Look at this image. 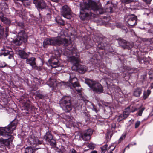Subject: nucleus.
<instances>
[{"label": "nucleus", "instance_id": "1", "mask_svg": "<svg viewBox=\"0 0 153 153\" xmlns=\"http://www.w3.org/2000/svg\"><path fill=\"white\" fill-rule=\"evenodd\" d=\"M105 10L100 4H97L92 0H88L87 2H84L80 5L79 17L82 20L88 19L94 17L91 10L97 14H102L105 12L112 13L115 8L114 4L108 1L105 5Z\"/></svg>", "mask_w": 153, "mask_h": 153}, {"label": "nucleus", "instance_id": "2", "mask_svg": "<svg viewBox=\"0 0 153 153\" xmlns=\"http://www.w3.org/2000/svg\"><path fill=\"white\" fill-rule=\"evenodd\" d=\"M66 53L64 54L67 56L68 60L73 64L71 67L72 70L78 71L81 73H84L86 70V67L84 65H80L79 54L75 46L68 47Z\"/></svg>", "mask_w": 153, "mask_h": 153}, {"label": "nucleus", "instance_id": "3", "mask_svg": "<svg viewBox=\"0 0 153 153\" xmlns=\"http://www.w3.org/2000/svg\"><path fill=\"white\" fill-rule=\"evenodd\" d=\"M62 45L64 46L67 47L66 51H68L67 48L68 47L72 46V42H71L70 40H67L64 38V36L61 35V37L58 36V37L52 38L50 39L47 38L45 39L43 42V46L45 48L47 45Z\"/></svg>", "mask_w": 153, "mask_h": 153}, {"label": "nucleus", "instance_id": "4", "mask_svg": "<svg viewBox=\"0 0 153 153\" xmlns=\"http://www.w3.org/2000/svg\"><path fill=\"white\" fill-rule=\"evenodd\" d=\"M70 78L69 82H60L55 79H50L47 81V85L49 86H62V85L70 86L71 85L72 86H79V85L77 78L75 77L71 78V76Z\"/></svg>", "mask_w": 153, "mask_h": 153}, {"label": "nucleus", "instance_id": "5", "mask_svg": "<svg viewBox=\"0 0 153 153\" xmlns=\"http://www.w3.org/2000/svg\"><path fill=\"white\" fill-rule=\"evenodd\" d=\"M17 122L14 120L6 127L1 128L0 131V136L4 137L9 136L16 128Z\"/></svg>", "mask_w": 153, "mask_h": 153}, {"label": "nucleus", "instance_id": "6", "mask_svg": "<svg viewBox=\"0 0 153 153\" xmlns=\"http://www.w3.org/2000/svg\"><path fill=\"white\" fill-rule=\"evenodd\" d=\"M71 100L70 97L65 96L62 98L59 101L60 106L65 112H69L72 109Z\"/></svg>", "mask_w": 153, "mask_h": 153}, {"label": "nucleus", "instance_id": "7", "mask_svg": "<svg viewBox=\"0 0 153 153\" xmlns=\"http://www.w3.org/2000/svg\"><path fill=\"white\" fill-rule=\"evenodd\" d=\"M93 133L92 130L89 128L80 132L79 138L84 141L89 140Z\"/></svg>", "mask_w": 153, "mask_h": 153}, {"label": "nucleus", "instance_id": "8", "mask_svg": "<svg viewBox=\"0 0 153 153\" xmlns=\"http://www.w3.org/2000/svg\"><path fill=\"white\" fill-rule=\"evenodd\" d=\"M27 36L24 31L19 32L16 39L14 40V43L16 45H19L23 42H25L27 41Z\"/></svg>", "mask_w": 153, "mask_h": 153}, {"label": "nucleus", "instance_id": "9", "mask_svg": "<svg viewBox=\"0 0 153 153\" xmlns=\"http://www.w3.org/2000/svg\"><path fill=\"white\" fill-rule=\"evenodd\" d=\"M137 19V16L127 14L125 15L124 17L125 21L126 22L128 26L130 28L132 27L133 26L136 25Z\"/></svg>", "mask_w": 153, "mask_h": 153}, {"label": "nucleus", "instance_id": "10", "mask_svg": "<svg viewBox=\"0 0 153 153\" xmlns=\"http://www.w3.org/2000/svg\"><path fill=\"white\" fill-rule=\"evenodd\" d=\"M61 15L64 17L70 19L72 17V13L70 9L67 5L63 6L61 11Z\"/></svg>", "mask_w": 153, "mask_h": 153}, {"label": "nucleus", "instance_id": "11", "mask_svg": "<svg viewBox=\"0 0 153 153\" xmlns=\"http://www.w3.org/2000/svg\"><path fill=\"white\" fill-rule=\"evenodd\" d=\"M8 137L7 139H4L2 138H0V146L1 147L2 146H6L7 147H9V145L12 142V136L11 134L9 136L5 137Z\"/></svg>", "mask_w": 153, "mask_h": 153}, {"label": "nucleus", "instance_id": "12", "mask_svg": "<svg viewBox=\"0 0 153 153\" xmlns=\"http://www.w3.org/2000/svg\"><path fill=\"white\" fill-rule=\"evenodd\" d=\"M118 41L119 45L124 49H131L133 47V45L132 43L127 42L125 40L121 38H119Z\"/></svg>", "mask_w": 153, "mask_h": 153}, {"label": "nucleus", "instance_id": "13", "mask_svg": "<svg viewBox=\"0 0 153 153\" xmlns=\"http://www.w3.org/2000/svg\"><path fill=\"white\" fill-rule=\"evenodd\" d=\"M53 136L51 131H48L47 132L45 135L44 136V138L49 142H50L51 145L53 146H56V141L53 139Z\"/></svg>", "mask_w": 153, "mask_h": 153}, {"label": "nucleus", "instance_id": "14", "mask_svg": "<svg viewBox=\"0 0 153 153\" xmlns=\"http://www.w3.org/2000/svg\"><path fill=\"white\" fill-rule=\"evenodd\" d=\"M33 3L37 8L39 9H44L46 6L45 3L43 0H34Z\"/></svg>", "mask_w": 153, "mask_h": 153}, {"label": "nucleus", "instance_id": "15", "mask_svg": "<svg viewBox=\"0 0 153 153\" xmlns=\"http://www.w3.org/2000/svg\"><path fill=\"white\" fill-rule=\"evenodd\" d=\"M85 83L88 86H102L97 82L93 81L89 79H85Z\"/></svg>", "mask_w": 153, "mask_h": 153}, {"label": "nucleus", "instance_id": "16", "mask_svg": "<svg viewBox=\"0 0 153 153\" xmlns=\"http://www.w3.org/2000/svg\"><path fill=\"white\" fill-rule=\"evenodd\" d=\"M40 138L37 137H34L33 138H31L30 140V142L32 145H35L36 146L41 144L43 143V141L40 140Z\"/></svg>", "mask_w": 153, "mask_h": 153}, {"label": "nucleus", "instance_id": "17", "mask_svg": "<svg viewBox=\"0 0 153 153\" xmlns=\"http://www.w3.org/2000/svg\"><path fill=\"white\" fill-rule=\"evenodd\" d=\"M48 62L51 66L53 68L58 67L60 65V62L56 59H49Z\"/></svg>", "mask_w": 153, "mask_h": 153}, {"label": "nucleus", "instance_id": "18", "mask_svg": "<svg viewBox=\"0 0 153 153\" xmlns=\"http://www.w3.org/2000/svg\"><path fill=\"white\" fill-rule=\"evenodd\" d=\"M36 59L34 57L27 58L26 60V63L29 64L32 68H33L36 64Z\"/></svg>", "mask_w": 153, "mask_h": 153}, {"label": "nucleus", "instance_id": "19", "mask_svg": "<svg viewBox=\"0 0 153 153\" xmlns=\"http://www.w3.org/2000/svg\"><path fill=\"white\" fill-rule=\"evenodd\" d=\"M145 109V108L144 107H140L138 109L135 107H134L133 109H132L131 112H134L135 111L138 110L137 114L138 116H141L142 115V113L143 111Z\"/></svg>", "mask_w": 153, "mask_h": 153}, {"label": "nucleus", "instance_id": "20", "mask_svg": "<svg viewBox=\"0 0 153 153\" xmlns=\"http://www.w3.org/2000/svg\"><path fill=\"white\" fill-rule=\"evenodd\" d=\"M30 53H27L23 51H19V54L20 57L24 59H27L29 57V54Z\"/></svg>", "mask_w": 153, "mask_h": 153}, {"label": "nucleus", "instance_id": "21", "mask_svg": "<svg viewBox=\"0 0 153 153\" xmlns=\"http://www.w3.org/2000/svg\"><path fill=\"white\" fill-rule=\"evenodd\" d=\"M30 101L29 100H27L26 102L24 103L23 107L25 110L27 111H29L31 110Z\"/></svg>", "mask_w": 153, "mask_h": 153}, {"label": "nucleus", "instance_id": "22", "mask_svg": "<svg viewBox=\"0 0 153 153\" xmlns=\"http://www.w3.org/2000/svg\"><path fill=\"white\" fill-rule=\"evenodd\" d=\"M93 91L97 93H102L103 91V87H90Z\"/></svg>", "mask_w": 153, "mask_h": 153}, {"label": "nucleus", "instance_id": "23", "mask_svg": "<svg viewBox=\"0 0 153 153\" xmlns=\"http://www.w3.org/2000/svg\"><path fill=\"white\" fill-rule=\"evenodd\" d=\"M142 89L140 88H137L134 90L133 94V95L137 97H140L142 93Z\"/></svg>", "mask_w": 153, "mask_h": 153}, {"label": "nucleus", "instance_id": "24", "mask_svg": "<svg viewBox=\"0 0 153 153\" xmlns=\"http://www.w3.org/2000/svg\"><path fill=\"white\" fill-rule=\"evenodd\" d=\"M151 91L149 90H147L146 91H144L143 95V98L144 100L147 99L151 94Z\"/></svg>", "mask_w": 153, "mask_h": 153}, {"label": "nucleus", "instance_id": "25", "mask_svg": "<svg viewBox=\"0 0 153 153\" xmlns=\"http://www.w3.org/2000/svg\"><path fill=\"white\" fill-rule=\"evenodd\" d=\"M11 51V49H10V50L4 49V50H2V52L1 53V55H3L4 56H6L8 55L9 53Z\"/></svg>", "mask_w": 153, "mask_h": 153}, {"label": "nucleus", "instance_id": "26", "mask_svg": "<svg viewBox=\"0 0 153 153\" xmlns=\"http://www.w3.org/2000/svg\"><path fill=\"white\" fill-rule=\"evenodd\" d=\"M25 153H35V151L31 147H27L25 150Z\"/></svg>", "mask_w": 153, "mask_h": 153}, {"label": "nucleus", "instance_id": "27", "mask_svg": "<svg viewBox=\"0 0 153 153\" xmlns=\"http://www.w3.org/2000/svg\"><path fill=\"white\" fill-rule=\"evenodd\" d=\"M56 22L60 25H63L64 24V22L59 17H56L55 19Z\"/></svg>", "mask_w": 153, "mask_h": 153}, {"label": "nucleus", "instance_id": "28", "mask_svg": "<svg viewBox=\"0 0 153 153\" xmlns=\"http://www.w3.org/2000/svg\"><path fill=\"white\" fill-rule=\"evenodd\" d=\"M4 24H5L7 25H10L11 23L10 20L8 18L5 17L1 21Z\"/></svg>", "mask_w": 153, "mask_h": 153}, {"label": "nucleus", "instance_id": "29", "mask_svg": "<svg viewBox=\"0 0 153 153\" xmlns=\"http://www.w3.org/2000/svg\"><path fill=\"white\" fill-rule=\"evenodd\" d=\"M143 41L147 42L148 44H151L153 43V38L150 39L144 38L143 39Z\"/></svg>", "mask_w": 153, "mask_h": 153}, {"label": "nucleus", "instance_id": "30", "mask_svg": "<svg viewBox=\"0 0 153 153\" xmlns=\"http://www.w3.org/2000/svg\"><path fill=\"white\" fill-rule=\"evenodd\" d=\"M108 146V145L107 144H106L105 145L101 147V151L103 153H105L107 149V148Z\"/></svg>", "mask_w": 153, "mask_h": 153}, {"label": "nucleus", "instance_id": "31", "mask_svg": "<svg viewBox=\"0 0 153 153\" xmlns=\"http://www.w3.org/2000/svg\"><path fill=\"white\" fill-rule=\"evenodd\" d=\"M22 3L25 6L30 5V1L28 0H24Z\"/></svg>", "mask_w": 153, "mask_h": 153}, {"label": "nucleus", "instance_id": "32", "mask_svg": "<svg viewBox=\"0 0 153 153\" xmlns=\"http://www.w3.org/2000/svg\"><path fill=\"white\" fill-rule=\"evenodd\" d=\"M4 34V29L2 26L0 24V38Z\"/></svg>", "mask_w": 153, "mask_h": 153}, {"label": "nucleus", "instance_id": "33", "mask_svg": "<svg viewBox=\"0 0 153 153\" xmlns=\"http://www.w3.org/2000/svg\"><path fill=\"white\" fill-rule=\"evenodd\" d=\"M75 89H76V91L78 93V94L80 95V96L82 97V89L81 88H80V89H76V87H73Z\"/></svg>", "mask_w": 153, "mask_h": 153}, {"label": "nucleus", "instance_id": "34", "mask_svg": "<svg viewBox=\"0 0 153 153\" xmlns=\"http://www.w3.org/2000/svg\"><path fill=\"white\" fill-rule=\"evenodd\" d=\"M36 97L39 98L40 99H43L44 98L45 96L44 95L40 93H36Z\"/></svg>", "mask_w": 153, "mask_h": 153}, {"label": "nucleus", "instance_id": "35", "mask_svg": "<svg viewBox=\"0 0 153 153\" xmlns=\"http://www.w3.org/2000/svg\"><path fill=\"white\" fill-rule=\"evenodd\" d=\"M7 66L5 62H4L0 61V68H4Z\"/></svg>", "mask_w": 153, "mask_h": 153}, {"label": "nucleus", "instance_id": "36", "mask_svg": "<svg viewBox=\"0 0 153 153\" xmlns=\"http://www.w3.org/2000/svg\"><path fill=\"white\" fill-rule=\"evenodd\" d=\"M123 119H124V117H123V114H121L118 116L117 120L118 122H120Z\"/></svg>", "mask_w": 153, "mask_h": 153}, {"label": "nucleus", "instance_id": "37", "mask_svg": "<svg viewBox=\"0 0 153 153\" xmlns=\"http://www.w3.org/2000/svg\"><path fill=\"white\" fill-rule=\"evenodd\" d=\"M149 77L151 79L153 78V71L150 70L149 72Z\"/></svg>", "mask_w": 153, "mask_h": 153}, {"label": "nucleus", "instance_id": "38", "mask_svg": "<svg viewBox=\"0 0 153 153\" xmlns=\"http://www.w3.org/2000/svg\"><path fill=\"white\" fill-rule=\"evenodd\" d=\"M122 2L126 4L129 3L133 1V0H121Z\"/></svg>", "mask_w": 153, "mask_h": 153}, {"label": "nucleus", "instance_id": "39", "mask_svg": "<svg viewBox=\"0 0 153 153\" xmlns=\"http://www.w3.org/2000/svg\"><path fill=\"white\" fill-rule=\"evenodd\" d=\"M114 88L116 92L118 93L122 92L121 89L119 87H116V88L114 87Z\"/></svg>", "mask_w": 153, "mask_h": 153}, {"label": "nucleus", "instance_id": "40", "mask_svg": "<svg viewBox=\"0 0 153 153\" xmlns=\"http://www.w3.org/2000/svg\"><path fill=\"white\" fill-rule=\"evenodd\" d=\"M87 146L91 149H94V144L91 143H89Z\"/></svg>", "mask_w": 153, "mask_h": 153}, {"label": "nucleus", "instance_id": "41", "mask_svg": "<svg viewBox=\"0 0 153 153\" xmlns=\"http://www.w3.org/2000/svg\"><path fill=\"white\" fill-rule=\"evenodd\" d=\"M35 69H36L38 71H41L42 69V67L41 66H37L36 65V64L35 66L33 67V68Z\"/></svg>", "mask_w": 153, "mask_h": 153}, {"label": "nucleus", "instance_id": "42", "mask_svg": "<svg viewBox=\"0 0 153 153\" xmlns=\"http://www.w3.org/2000/svg\"><path fill=\"white\" fill-rule=\"evenodd\" d=\"M150 13V11L148 9H146L145 10V12L144 14H146L147 16H148Z\"/></svg>", "mask_w": 153, "mask_h": 153}, {"label": "nucleus", "instance_id": "43", "mask_svg": "<svg viewBox=\"0 0 153 153\" xmlns=\"http://www.w3.org/2000/svg\"><path fill=\"white\" fill-rule=\"evenodd\" d=\"M140 121H137L135 123V128H137L140 124Z\"/></svg>", "mask_w": 153, "mask_h": 153}, {"label": "nucleus", "instance_id": "44", "mask_svg": "<svg viewBox=\"0 0 153 153\" xmlns=\"http://www.w3.org/2000/svg\"><path fill=\"white\" fill-rule=\"evenodd\" d=\"M124 112L128 113H130V107H128L126 108Z\"/></svg>", "mask_w": 153, "mask_h": 153}, {"label": "nucleus", "instance_id": "45", "mask_svg": "<svg viewBox=\"0 0 153 153\" xmlns=\"http://www.w3.org/2000/svg\"><path fill=\"white\" fill-rule=\"evenodd\" d=\"M4 18L5 17H4L3 13L1 12H0V20L2 21Z\"/></svg>", "mask_w": 153, "mask_h": 153}, {"label": "nucleus", "instance_id": "46", "mask_svg": "<svg viewBox=\"0 0 153 153\" xmlns=\"http://www.w3.org/2000/svg\"><path fill=\"white\" fill-rule=\"evenodd\" d=\"M126 137L125 134H122L119 140V141H121L125 138Z\"/></svg>", "mask_w": 153, "mask_h": 153}, {"label": "nucleus", "instance_id": "47", "mask_svg": "<svg viewBox=\"0 0 153 153\" xmlns=\"http://www.w3.org/2000/svg\"><path fill=\"white\" fill-rule=\"evenodd\" d=\"M8 55H9L8 58L10 59H11L13 57V52L12 51L11 52H10L9 53Z\"/></svg>", "mask_w": 153, "mask_h": 153}, {"label": "nucleus", "instance_id": "48", "mask_svg": "<svg viewBox=\"0 0 153 153\" xmlns=\"http://www.w3.org/2000/svg\"><path fill=\"white\" fill-rule=\"evenodd\" d=\"M129 113H126L125 112H124L123 114V117H124V119L127 118L128 116L129 115Z\"/></svg>", "mask_w": 153, "mask_h": 153}, {"label": "nucleus", "instance_id": "49", "mask_svg": "<svg viewBox=\"0 0 153 153\" xmlns=\"http://www.w3.org/2000/svg\"><path fill=\"white\" fill-rule=\"evenodd\" d=\"M123 68L124 69L126 70L129 71L130 69V68L129 67H128L126 66H123Z\"/></svg>", "mask_w": 153, "mask_h": 153}, {"label": "nucleus", "instance_id": "50", "mask_svg": "<svg viewBox=\"0 0 153 153\" xmlns=\"http://www.w3.org/2000/svg\"><path fill=\"white\" fill-rule=\"evenodd\" d=\"M18 24L19 26L21 27H22L24 26V24L21 22H18Z\"/></svg>", "mask_w": 153, "mask_h": 153}, {"label": "nucleus", "instance_id": "51", "mask_svg": "<svg viewBox=\"0 0 153 153\" xmlns=\"http://www.w3.org/2000/svg\"><path fill=\"white\" fill-rule=\"evenodd\" d=\"M71 153H77V152L74 149H72L71 150Z\"/></svg>", "mask_w": 153, "mask_h": 153}, {"label": "nucleus", "instance_id": "52", "mask_svg": "<svg viewBox=\"0 0 153 153\" xmlns=\"http://www.w3.org/2000/svg\"><path fill=\"white\" fill-rule=\"evenodd\" d=\"M145 1L146 3H148L149 4L152 0H143Z\"/></svg>", "mask_w": 153, "mask_h": 153}, {"label": "nucleus", "instance_id": "53", "mask_svg": "<svg viewBox=\"0 0 153 153\" xmlns=\"http://www.w3.org/2000/svg\"><path fill=\"white\" fill-rule=\"evenodd\" d=\"M58 152L59 153H63V152H64V149H62V150H60V149H59Z\"/></svg>", "mask_w": 153, "mask_h": 153}, {"label": "nucleus", "instance_id": "54", "mask_svg": "<svg viewBox=\"0 0 153 153\" xmlns=\"http://www.w3.org/2000/svg\"><path fill=\"white\" fill-rule=\"evenodd\" d=\"M138 60L140 62V63H142L143 62H144V60H140V58H138Z\"/></svg>", "mask_w": 153, "mask_h": 153}, {"label": "nucleus", "instance_id": "55", "mask_svg": "<svg viewBox=\"0 0 153 153\" xmlns=\"http://www.w3.org/2000/svg\"><path fill=\"white\" fill-rule=\"evenodd\" d=\"M91 45H87L85 46V48L86 49H88L89 48L91 47Z\"/></svg>", "mask_w": 153, "mask_h": 153}, {"label": "nucleus", "instance_id": "56", "mask_svg": "<svg viewBox=\"0 0 153 153\" xmlns=\"http://www.w3.org/2000/svg\"><path fill=\"white\" fill-rule=\"evenodd\" d=\"M31 92L33 93V95H34L37 92V91H36L35 90H33H33H32V91H31Z\"/></svg>", "mask_w": 153, "mask_h": 153}, {"label": "nucleus", "instance_id": "57", "mask_svg": "<svg viewBox=\"0 0 153 153\" xmlns=\"http://www.w3.org/2000/svg\"><path fill=\"white\" fill-rule=\"evenodd\" d=\"M90 153H97V151L94 150L91 152Z\"/></svg>", "mask_w": 153, "mask_h": 153}, {"label": "nucleus", "instance_id": "58", "mask_svg": "<svg viewBox=\"0 0 153 153\" xmlns=\"http://www.w3.org/2000/svg\"><path fill=\"white\" fill-rule=\"evenodd\" d=\"M5 30H6V32H8V27H7L6 28Z\"/></svg>", "mask_w": 153, "mask_h": 153}, {"label": "nucleus", "instance_id": "59", "mask_svg": "<svg viewBox=\"0 0 153 153\" xmlns=\"http://www.w3.org/2000/svg\"><path fill=\"white\" fill-rule=\"evenodd\" d=\"M131 144H129V145H128L127 146V147H128V149H129V147H130V146H131Z\"/></svg>", "mask_w": 153, "mask_h": 153}, {"label": "nucleus", "instance_id": "60", "mask_svg": "<svg viewBox=\"0 0 153 153\" xmlns=\"http://www.w3.org/2000/svg\"><path fill=\"white\" fill-rule=\"evenodd\" d=\"M47 16L48 17H51V15H50V14H47Z\"/></svg>", "mask_w": 153, "mask_h": 153}, {"label": "nucleus", "instance_id": "61", "mask_svg": "<svg viewBox=\"0 0 153 153\" xmlns=\"http://www.w3.org/2000/svg\"><path fill=\"white\" fill-rule=\"evenodd\" d=\"M94 111H95L96 112H97V109L96 108H94Z\"/></svg>", "mask_w": 153, "mask_h": 153}, {"label": "nucleus", "instance_id": "62", "mask_svg": "<svg viewBox=\"0 0 153 153\" xmlns=\"http://www.w3.org/2000/svg\"><path fill=\"white\" fill-rule=\"evenodd\" d=\"M52 0L54 2H57L58 0Z\"/></svg>", "mask_w": 153, "mask_h": 153}, {"label": "nucleus", "instance_id": "63", "mask_svg": "<svg viewBox=\"0 0 153 153\" xmlns=\"http://www.w3.org/2000/svg\"><path fill=\"white\" fill-rule=\"evenodd\" d=\"M107 87L108 89H110L112 87L109 86V87Z\"/></svg>", "mask_w": 153, "mask_h": 153}, {"label": "nucleus", "instance_id": "64", "mask_svg": "<svg viewBox=\"0 0 153 153\" xmlns=\"http://www.w3.org/2000/svg\"><path fill=\"white\" fill-rule=\"evenodd\" d=\"M60 56V54L59 53L58 55L56 56L57 57H59Z\"/></svg>", "mask_w": 153, "mask_h": 153}]
</instances>
